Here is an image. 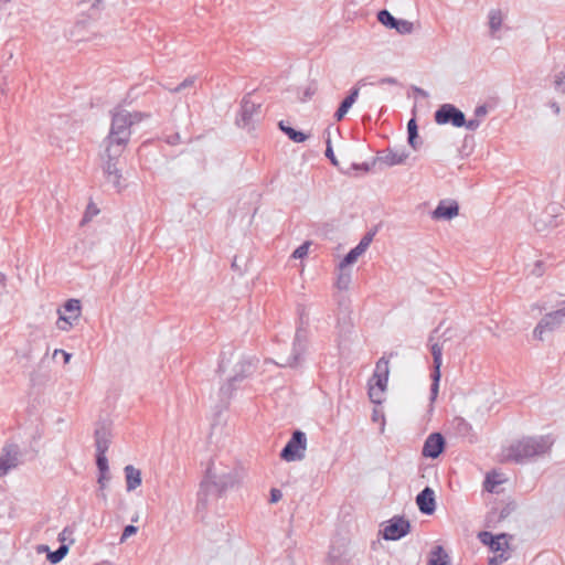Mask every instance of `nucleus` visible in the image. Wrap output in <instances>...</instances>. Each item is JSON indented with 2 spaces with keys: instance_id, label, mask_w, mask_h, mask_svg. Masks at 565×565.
Returning a JSON list of instances; mask_svg holds the SVG:
<instances>
[{
  "instance_id": "obj_22",
  "label": "nucleus",
  "mask_w": 565,
  "mask_h": 565,
  "mask_svg": "<svg viewBox=\"0 0 565 565\" xmlns=\"http://www.w3.org/2000/svg\"><path fill=\"white\" fill-rule=\"evenodd\" d=\"M126 478L127 491H134L141 484V471L132 465H128L124 469Z\"/></svg>"
},
{
  "instance_id": "obj_41",
  "label": "nucleus",
  "mask_w": 565,
  "mask_h": 565,
  "mask_svg": "<svg viewBox=\"0 0 565 565\" xmlns=\"http://www.w3.org/2000/svg\"><path fill=\"white\" fill-rule=\"evenodd\" d=\"M326 157L331 160L332 164H334V166L338 164V161H337V159L334 157V153H333V150H332V147H331L330 137H328V139H327Z\"/></svg>"
},
{
  "instance_id": "obj_17",
  "label": "nucleus",
  "mask_w": 565,
  "mask_h": 565,
  "mask_svg": "<svg viewBox=\"0 0 565 565\" xmlns=\"http://www.w3.org/2000/svg\"><path fill=\"white\" fill-rule=\"evenodd\" d=\"M459 214V206L457 202L452 201L446 204L445 201L439 202L437 207L433 211L431 217L434 220H451Z\"/></svg>"
},
{
  "instance_id": "obj_50",
  "label": "nucleus",
  "mask_w": 565,
  "mask_h": 565,
  "mask_svg": "<svg viewBox=\"0 0 565 565\" xmlns=\"http://www.w3.org/2000/svg\"><path fill=\"white\" fill-rule=\"evenodd\" d=\"M507 559L508 557H505L503 554L499 556H493L489 559V565H501Z\"/></svg>"
},
{
  "instance_id": "obj_7",
  "label": "nucleus",
  "mask_w": 565,
  "mask_h": 565,
  "mask_svg": "<svg viewBox=\"0 0 565 565\" xmlns=\"http://www.w3.org/2000/svg\"><path fill=\"white\" fill-rule=\"evenodd\" d=\"M307 449V437L301 430H295L290 439L280 451V458L287 462L301 460L305 458Z\"/></svg>"
},
{
  "instance_id": "obj_44",
  "label": "nucleus",
  "mask_w": 565,
  "mask_h": 565,
  "mask_svg": "<svg viewBox=\"0 0 565 565\" xmlns=\"http://www.w3.org/2000/svg\"><path fill=\"white\" fill-rule=\"evenodd\" d=\"M544 273V263L543 260H537L535 262L534 264V267L532 269V275L536 276V277H541Z\"/></svg>"
},
{
  "instance_id": "obj_19",
  "label": "nucleus",
  "mask_w": 565,
  "mask_h": 565,
  "mask_svg": "<svg viewBox=\"0 0 565 565\" xmlns=\"http://www.w3.org/2000/svg\"><path fill=\"white\" fill-rule=\"evenodd\" d=\"M360 94V88L358 86L351 88L349 95L341 102L339 108L334 113V119L340 121L348 114L349 109L356 102Z\"/></svg>"
},
{
  "instance_id": "obj_27",
  "label": "nucleus",
  "mask_w": 565,
  "mask_h": 565,
  "mask_svg": "<svg viewBox=\"0 0 565 565\" xmlns=\"http://www.w3.org/2000/svg\"><path fill=\"white\" fill-rule=\"evenodd\" d=\"M502 20H503V18H502L501 10L493 9V10L490 11V13H489V26H490V30H491L492 34L494 32H497L501 28Z\"/></svg>"
},
{
  "instance_id": "obj_2",
  "label": "nucleus",
  "mask_w": 565,
  "mask_h": 565,
  "mask_svg": "<svg viewBox=\"0 0 565 565\" xmlns=\"http://www.w3.org/2000/svg\"><path fill=\"white\" fill-rule=\"evenodd\" d=\"M217 372L226 379L217 394V407L222 411L228 407L234 392L237 390V383L252 374L253 364L246 355H222Z\"/></svg>"
},
{
  "instance_id": "obj_34",
  "label": "nucleus",
  "mask_w": 565,
  "mask_h": 565,
  "mask_svg": "<svg viewBox=\"0 0 565 565\" xmlns=\"http://www.w3.org/2000/svg\"><path fill=\"white\" fill-rule=\"evenodd\" d=\"M96 466L98 468L99 473H108V459L106 454H96Z\"/></svg>"
},
{
  "instance_id": "obj_14",
  "label": "nucleus",
  "mask_w": 565,
  "mask_h": 565,
  "mask_svg": "<svg viewBox=\"0 0 565 565\" xmlns=\"http://www.w3.org/2000/svg\"><path fill=\"white\" fill-rule=\"evenodd\" d=\"M21 454L17 445H10L3 448L0 455V477L8 473L9 470L21 463Z\"/></svg>"
},
{
  "instance_id": "obj_16",
  "label": "nucleus",
  "mask_w": 565,
  "mask_h": 565,
  "mask_svg": "<svg viewBox=\"0 0 565 565\" xmlns=\"http://www.w3.org/2000/svg\"><path fill=\"white\" fill-rule=\"evenodd\" d=\"M418 510L426 515H431L436 510L435 492L430 487H425L416 497Z\"/></svg>"
},
{
  "instance_id": "obj_56",
  "label": "nucleus",
  "mask_w": 565,
  "mask_h": 565,
  "mask_svg": "<svg viewBox=\"0 0 565 565\" xmlns=\"http://www.w3.org/2000/svg\"><path fill=\"white\" fill-rule=\"evenodd\" d=\"M551 107L554 109L555 114H558L559 113V106L557 105V103H552L551 104Z\"/></svg>"
},
{
  "instance_id": "obj_28",
  "label": "nucleus",
  "mask_w": 565,
  "mask_h": 565,
  "mask_svg": "<svg viewBox=\"0 0 565 565\" xmlns=\"http://www.w3.org/2000/svg\"><path fill=\"white\" fill-rule=\"evenodd\" d=\"M364 252L362 249H359L358 246H355L354 248H352L347 255L345 257L341 260L339 267L342 269V268H345L347 266L353 264L356 262V259L363 254Z\"/></svg>"
},
{
  "instance_id": "obj_40",
  "label": "nucleus",
  "mask_w": 565,
  "mask_h": 565,
  "mask_svg": "<svg viewBox=\"0 0 565 565\" xmlns=\"http://www.w3.org/2000/svg\"><path fill=\"white\" fill-rule=\"evenodd\" d=\"M501 481L495 479L494 477L488 475L486 480H484V483H483V487L487 491L489 492H492L494 490V487L497 484H499Z\"/></svg>"
},
{
  "instance_id": "obj_62",
  "label": "nucleus",
  "mask_w": 565,
  "mask_h": 565,
  "mask_svg": "<svg viewBox=\"0 0 565 565\" xmlns=\"http://www.w3.org/2000/svg\"><path fill=\"white\" fill-rule=\"evenodd\" d=\"M6 278L4 274L0 273V281H3Z\"/></svg>"
},
{
  "instance_id": "obj_23",
  "label": "nucleus",
  "mask_w": 565,
  "mask_h": 565,
  "mask_svg": "<svg viewBox=\"0 0 565 565\" xmlns=\"http://www.w3.org/2000/svg\"><path fill=\"white\" fill-rule=\"evenodd\" d=\"M430 555L431 556L428 561V565H450L449 556L443 546H435Z\"/></svg>"
},
{
  "instance_id": "obj_20",
  "label": "nucleus",
  "mask_w": 565,
  "mask_h": 565,
  "mask_svg": "<svg viewBox=\"0 0 565 565\" xmlns=\"http://www.w3.org/2000/svg\"><path fill=\"white\" fill-rule=\"evenodd\" d=\"M408 154L405 152H397L392 149H387L383 154L376 157L373 160V166L380 161L388 167L403 163L407 159Z\"/></svg>"
},
{
  "instance_id": "obj_25",
  "label": "nucleus",
  "mask_w": 565,
  "mask_h": 565,
  "mask_svg": "<svg viewBox=\"0 0 565 565\" xmlns=\"http://www.w3.org/2000/svg\"><path fill=\"white\" fill-rule=\"evenodd\" d=\"M407 131H408V143L414 150H417L419 147V142L417 141L418 138V127L416 124L415 118H412L407 124Z\"/></svg>"
},
{
  "instance_id": "obj_18",
  "label": "nucleus",
  "mask_w": 565,
  "mask_h": 565,
  "mask_svg": "<svg viewBox=\"0 0 565 565\" xmlns=\"http://www.w3.org/2000/svg\"><path fill=\"white\" fill-rule=\"evenodd\" d=\"M433 372L430 374L431 377V386H430V402H435L439 391V382H440V367L443 364L441 358L443 355H433Z\"/></svg>"
},
{
  "instance_id": "obj_58",
  "label": "nucleus",
  "mask_w": 565,
  "mask_h": 565,
  "mask_svg": "<svg viewBox=\"0 0 565 565\" xmlns=\"http://www.w3.org/2000/svg\"><path fill=\"white\" fill-rule=\"evenodd\" d=\"M73 355H63L64 364H67Z\"/></svg>"
},
{
  "instance_id": "obj_47",
  "label": "nucleus",
  "mask_w": 565,
  "mask_h": 565,
  "mask_svg": "<svg viewBox=\"0 0 565 565\" xmlns=\"http://www.w3.org/2000/svg\"><path fill=\"white\" fill-rule=\"evenodd\" d=\"M282 497V493L279 489H276V488H273L270 490V498H269V502L270 503H277Z\"/></svg>"
},
{
  "instance_id": "obj_57",
  "label": "nucleus",
  "mask_w": 565,
  "mask_h": 565,
  "mask_svg": "<svg viewBox=\"0 0 565 565\" xmlns=\"http://www.w3.org/2000/svg\"><path fill=\"white\" fill-rule=\"evenodd\" d=\"M178 140H179V135H175L173 138L169 139L168 142L171 145H174V143H177Z\"/></svg>"
},
{
  "instance_id": "obj_4",
  "label": "nucleus",
  "mask_w": 565,
  "mask_h": 565,
  "mask_svg": "<svg viewBox=\"0 0 565 565\" xmlns=\"http://www.w3.org/2000/svg\"><path fill=\"white\" fill-rule=\"evenodd\" d=\"M553 443L550 436L524 437L509 447L507 457L516 463H523L548 452Z\"/></svg>"
},
{
  "instance_id": "obj_1",
  "label": "nucleus",
  "mask_w": 565,
  "mask_h": 565,
  "mask_svg": "<svg viewBox=\"0 0 565 565\" xmlns=\"http://www.w3.org/2000/svg\"><path fill=\"white\" fill-rule=\"evenodd\" d=\"M142 118L143 115L141 113H129L125 109L113 114L110 130L105 139L106 149L103 154V171L107 182L118 192L126 186L121 182L122 175L118 168V161L130 140L131 126L140 122Z\"/></svg>"
},
{
  "instance_id": "obj_15",
  "label": "nucleus",
  "mask_w": 565,
  "mask_h": 565,
  "mask_svg": "<svg viewBox=\"0 0 565 565\" xmlns=\"http://www.w3.org/2000/svg\"><path fill=\"white\" fill-rule=\"evenodd\" d=\"M449 429L455 436L467 439L469 443H473L477 439L471 425L462 417H454L449 422Z\"/></svg>"
},
{
  "instance_id": "obj_6",
  "label": "nucleus",
  "mask_w": 565,
  "mask_h": 565,
  "mask_svg": "<svg viewBox=\"0 0 565 565\" xmlns=\"http://www.w3.org/2000/svg\"><path fill=\"white\" fill-rule=\"evenodd\" d=\"M457 337V330L441 322L429 338L430 353H441L454 350L452 341Z\"/></svg>"
},
{
  "instance_id": "obj_45",
  "label": "nucleus",
  "mask_w": 565,
  "mask_h": 565,
  "mask_svg": "<svg viewBox=\"0 0 565 565\" xmlns=\"http://www.w3.org/2000/svg\"><path fill=\"white\" fill-rule=\"evenodd\" d=\"M55 358H56V355H55V354H52V355H44V356L41 359L40 367H50V366H51V364L55 362Z\"/></svg>"
},
{
  "instance_id": "obj_42",
  "label": "nucleus",
  "mask_w": 565,
  "mask_h": 565,
  "mask_svg": "<svg viewBox=\"0 0 565 565\" xmlns=\"http://www.w3.org/2000/svg\"><path fill=\"white\" fill-rule=\"evenodd\" d=\"M480 124H481L480 119L473 118V119L466 120V124L463 125V127H466L470 131H475L479 128Z\"/></svg>"
},
{
  "instance_id": "obj_13",
  "label": "nucleus",
  "mask_w": 565,
  "mask_h": 565,
  "mask_svg": "<svg viewBox=\"0 0 565 565\" xmlns=\"http://www.w3.org/2000/svg\"><path fill=\"white\" fill-rule=\"evenodd\" d=\"M446 441L440 433L430 434L423 446L422 455L426 458L436 459L445 450Z\"/></svg>"
},
{
  "instance_id": "obj_8",
  "label": "nucleus",
  "mask_w": 565,
  "mask_h": 565,
  "mask_svg": "<svg viewBox=\"0 0 565 565\" xmlns=\"http://www.w3.org/2000/svg\"><path fill=\"white\" fill-rule=\"evenodd\" d=\"M82 312L78 299H68L62 309L57 310L58 319L56 327L62 331H68L78 321Z\"/></svg>"
},
{
  "instance_id": "obj_63",
  "label": "nucleus",
  "mask_w": 565,
  "mask_h": 565,
  "mask_svg": "<svg viewBox=\"0 0 565 565\" xmlns=\"http://www.w3.org/2000/svg\"><path fill=\"white\" fill-rule=\"evenodd\" d=\"M1 2H10L11 0H0Z\"/></svg>"
},
{
  "instance_id": "obj_30",
  "label": "nucleus",
  "mask_w": 565,
  "mask_h": 565,
  "mask_svg": "<svg viewBox=\"0 0 565 565\" xmlns=\"http://www.w3.org/2000/svg\"><path fill=\"white\" fill-rule=\"evenodd\" d=\"M377 20L388 29H394L397 21L387 10H381L377 13Z\"/></svg>"
},
{
  "instance_id": "obj_10",
  "label": "nucleus",
  "mask_w": 565,
  "mask_h": 565,
  "mask_svg": "<svg viewBox=\"0 0 565 565\" xmlns=\"http://www.w3.org/2000/svg\"><path fill=\"white\" fill-rule=\"evenodd\" d=\"M435 121L438 125L451 124L454 127H463L465 114L452 104L441 105L435 113Z\"/></svg>"
},
{
  "instance_id": "obj_5",
  "label": "nucleus",
  "mask_w": 565,
  "mask_h": 565,
  "mask_svg": "<svg viewBox=\"0 0 565 565\" xmlns=\"http://www.w3.org/2000/svg\"><path fill=\"white\" fill-rule=\"evenodd\" d=\"M390 362L383 355L375 364L372 377L369 380V397L372 403L381 404L382 395L387 387L390 375Z\"/></svg>"
},
{
  "instance_id": "obj_36",
  "label": "nucleus",
  "mask_w": 565,
  "mask_h": 565,
  "mask_svg": "<svg viewBox=\"0 0 565 565\" xmlns=\"http://www.w3.org/2000/svg\"><path fill=\"white\" fill-rule=\"evenodd\" d=\"M555 88L561 92L562 94H565V73L559 72L555 75L554 79Z\"/></svg>"
},
{
  "instance_id": "obj_21",
  "label": "nucleus",
  "mask_w": 565,
  "mask_h": 565,
  "mask_svg": "<svg viewBox=\"0 0 565 565\" xmlns=\"http://www.w3.org/2000/svg\"><path fill=\"white\" fill-rule=\"evenodd\" d=\"M95 437V447H96V454H106L109 445L111 443L110 440V433L108 429L104 426L96 428L94 433Z\"/></svg>"
},
{
  "instance_id": "obj_37",
  "label": "nucleus",
  "mask_w": 565,
  "mask_h": 565,
  "mask_svg": "<svg viewBox=\"0 0 565 565\" xmlns=\"http://www.w3.org/2000/svg\"><path fill=\"white\" fill-rule=\"evenodd\" d=\"M138 532V527L129 524L124 527L122 534L120 536V543H124L128 537L135 535Z\"/></svg>"
},
{
  "instance_id": "obj_46",
  "label": "nucleus",
  "mask_w": 565,
  "mask_h": 565,
  "mask_svg": "<svg viewBox=\"0 0 565 565\" xmlns=\"http://www.w3.org/2000/svg\"><path fill=\"white\" fill-rule=\"evenodd\" d=\"M479 539L481 540V542L483 544H488L489 546H490V543L494 541V536L490 532H487V531L480 532Z\"/></svg>"
},
{
  "instance_id": "obj_48",
  "label": "nucleus",
  "mask_w": 565,
  "mask_h": 565,
  "mask_svg": "<svg viewBox=\"0 0 565 565\" xmlns=\"http://www.w3.org/2000/svg\"><path fill=\"white\" fill-rule=\"evenodd\" d=\"M487 113H488V108L486 105H480V106L476 107V109H475V116L478 119L484 117L487 115Z\"/></svg>"
},
{
  "instance_id": "obj_39",
  "label": "nucleus",
  "mask_w": 565,
  "mask_h": 565,
  "mask_svg": "<svg viewBox=\"0 0 565 565\" xmlns=\"http://www.w3.org/2000/svg\"><path fill=\"white\" fill-rule=\"evenodd\" d=\"M373 237H374V233H366L362 239L360 241V243L356 245L359 247V249H362L363 252L366 250V248L370 246V244L372 243L373 241Z\"/></svg>"
},
{
  "instance_id": "obj_24",
  "label": "nucleus",
  "mask_w": 565,
  "mask_h": 565,
  "mask_svg": "<svg viewBox=\"0 0 565 565\" xmlns=\"http://www.w3.org/2000/svg\"><path fill=\"white\" fill-rule=\"evenodd\" d=\"M279 128L281 131H284L289 139H291L294 142H303L308 139V136L301 131H298L294 129L292 127H289L285 125L284 121L279 122Z\"/></svg>"
},
{
  "instance_id": "obj_54",
  "label": "nucleus",
  "mask_w": 565,
  "mask_h": 565,
  "mask_svg": "<svg viewBox=\"0 0 565 565\" xmlns=\"http://www.w3.org/2000/svg\"><path fill=\"white\" fill-rule=\"evenodd\" d=\"M354 168H355V169H363V170H364V171H366V172H367V171H370V169H371V167H370V164H369V163H363L362 166H356V164H354Z\"/></svg>"
},
{
  "instance_id": "obj_12",
  "label": "nucleus",
  "mask_w": 565,
  "mask_h": 565,
  "mask_svg": "<svg viewBox=\"0 0 565 565\" xmlns=\"http://www.w3.org/2000/svg\"><path fill=\"white\" fill-rule=\"evenodd\" d=\"M411 532V523L403 516H393L384 527L383 537L388 541H397Z\"/></svg>"
},
{
  "instance_id": "obj_51",
  "label": "nucleus",
  "mask_w": 565,
  "mask_h": 565,
  "mask_svg": "<svg viewBox=\"0 0 565 565\" xmlns=\"http://www.w3.org/2000/svg\"><path fill=\"white\" fill-rule=\"evenodd\" d=\"M504 535H501V536H494V541L490 543V547L493 550V551H500L501 550V543L499 542V540L501 537H503Z\"/></svg>"
},
{
  "instance_id": "obj_32",
  "label": "nucleus",
  "mask_w": 565,
  "mask_h": 565,
  "mask_svg": "<svg viewBox=\"0 0 565 565\" xmlns=\"http://www.w3.org/2000/svg\"><path fill=\"white\" fill-rule=\"evenodd\" d=\"M307 340V332L302 329H298L295 337V351H305L307 348L305 342Z\"/></svg>"
},
{
  "instance_id": "obj_52",
  "label": "nucleus",
  "mask_w": 565,
  "mask_h": 565,
  "mask_svg": "<svg viewBox=\"0 0 565 565\" xmlns=\"http://www.w3.org/2000/svg\"><path fill=\"white\" fill-rule=\"evenodd\" d=\"M381 85L388 84V85H396L397 81L394 77H383L379 82Z\"/></svg>"
},
{
  "instance_id": "obj_49",
  "label": "nucleus",
  "mask_w": 565,
  "mask_h": 565,
  "mask_svg": "<svg viewBox=\"0 0 565 565\" xmlns=\"http://www.w3.org/2000/svg\"><path fill=\"white\" fill-rule=\"evenodd\" d=\"M108 480H109L108 473H99L97 482H98L99 489L102 491L106 488V481H108Z\"/></svg>"
},
{
  "instance_id": "obj_29",
  "label": "nucleus",
  "mask_w": 565,
  "mask_h": 565,
  "mask_svg": "<svg viewBox=\"0 0 565 565\" xmlns=\"http://www.w3.org/2000/svg\"><path fill=\"white\" fill-rule=\"evenodd\" d=\"M281 361H275L276 364L282 367H296L301 363L302 355H278Z\"/></svg>"
},
{
  "instance_id": "obj_9",
  "label": "nucleus",
  "mask_w": 565,
  "mask_h": 565,
  "mask_svg": "<svg viewBox=\"0 0 565 565\" xmlns=\"http://www.w3.org/2000/svg\"><path fill=\"white\" fill-rule=\"evenodd\" d=\"M260 108L262 104L252 102L249 94L244 96L241 103L239 115L236 118V125L241 128L253 126L259 119Z\"/></svg>"
},
{
  "instance_id": "obj_3",
  "label": "nucleus",
  "mask_w": 565,
  "mask_h": 565,
  "mask_svg": "<svg viewBox=\"0 0 565 565\" xmlns=\"http://www.w3.org/2000/svg\"><path fill=\"white\" fill-rule=\"evenodd\" d=\"M236 482V476L228 468L216 465L212 461L206 469V476L200 484L198 500L205 504L209 495L221 497L227 489L232 488Z\"/></svg>"
},
{
  "instance_id": "obj_60",
  "label": "nucleus",
  "mask_w": 565,
  "mask_h": 565,
  "mask_svg": "<svg viewBox=\"0 0 565 565\" xmlns=\"http://www.w3.org/2000/svg\"><path fill=\"white\" fill-rule=\"evenodd\" d=\"M53 353L58 354V353H66V352L64 350H62V349H55L53 351Z\"/></svg>"
},
{
  "instance_id": "obj_59",
  "label": "nucleus",
  "mask_w": 565,
  "mask_h": 565,
  "mask_svg": "<svg viewBox=\"0 0 565 565\" xmlns=\"http://www.w3.org/2000/svg\"><path fill=\"white\" fill-rule=\"evenodd\" d=\"M232 268L237 270L238 269V266H237V263H236V258H234L233 263H232Z\"/></svg>"
},
{
  "instance_id": "obj_53",
  "label": "nucleus",
  "mask_w": 565,
  "mask_h": 565,
  "mask_svg": "<svg viewBox=\"0 0 565 565\" xmlns=\"http://www.w3.org/2000/svg\"><path fill=\"white\" fill-rule=\"evenodd\" d=\"M36 551H38V553L45 552L46 554H49L50 547L47 545L41 544V545H38Z\"/></svg>"
},
{
  "instance_id": "obj_43",
  "label": "nucleus",
  "mask_w": 565,
  "mask_h": 565,
  "mask_svg": "<svg viewBox=\"0 0 565 565\" xmlns=\"http://www.w3.org/2000/svg\"><path fill=\"white\" fill-rule=\"evenodd\" d=\"M515 509L514 503H508L505 507H503L500 511V519L508 518Z\"/></svg>"
},
{
  "instance_id": "obj_11",
  "label": "nucleus",
  "mask_w": 565,
  "mask_h": 565,
  "mask_svg": "<svg viewBox=\"0 0 565 565\" xmlns=\"http://www.w3.org/2000/svg\"><path fill=\"white\" fill-rule=\"evenodd\" d=\"M564 306L553 312L546 313L541 321L537 323L533 331L535 339L543 340V333L545 331H553L555 328L561 326L565 318V301Z\"/></svg>"
},
{
  "instance_id": "obj_26",
  "label": "nucleus",
  "mask_w": 565,
  "mask_h": 565,
  "mask_svg": "<svg viewBox=\"0 0 565 565\" xmlns=\"http://www.w3.org/2000/svg\"><path fill=\"white\" fill-rule=\"evenodd\" d=\"M68 545L62 543L57 550L55 551H50L49 554L46 555L47 557V561L51 563V564H57L60 563L68 553Z\"/></svg>"
},
{
  "instance_id": "obj_38",
  "label": "nucleus",
  "mask_w": 565,
  "mask_h": 565,
  "mask_svg": "<svg viewBox=\"0 0 565 565\" xmlns=\"http://www.w3.org/2000/svg\"><path fill=\"white\" fill-rule=\"evenodd\" d=\"M194 82H195L194 77H188L183 82H181L178 86H175L174 88H170V92L179 93L184 88L193 86Z\"/></svg>"
},
{
  "instance_id": "obj_55",
  "label": "nucleus",
  "mask_w": 565,
  "mask_h": 565,
  "mask_svg": "<svg viewBox=\"0 0 565 565\" xmlns=\"http://www.w3.org/2000/svg\"><path fill=\"white\" fill-rule=\"evenodd\" d=\"M67 531H68V527H65V529L62 531V533H60V535H58V540H60L62 543L64 542V540H65V537H66V534H65V533H66Z\"/></svg>"
},
{
  "instance_id": "obj_33",
  "label": "nucleus",
  "mask_w": 565,
  "mask_h": 565,
  "mask_svg": "<svg viewBox=\"0 0 565 565\" xmlns=\"http://www.w3.org/2000/svg\"><path fill=\"white\" fill-rule=\"evenodd\" d=\"M394 29L399 33V34H411L414 30V25L411 21H407V20H398L396 21V24L394 26Z\"/></svg>"
},
{
  "instance_id": "obj_35",
  "label": "nucleus",
  "mask_w": 565,
  "mask_h": 565,
  "mask_svg": "<svg viewBox=\"0 0 565 565\" xmlns=\"http://www.w3.org/2000/svg\"><path fill=\"white\" fill-rule=\"evenodd\" d=\"M309 247H310V243L309 242H305L303 244H301L299 247H297L295 249V252L292 253V257L296 258V259L303 258L305 256L308 255Z\"/></svg>"
},
{
  "instance_id": "obj_31",
  "label": "nucleus",
  "mask_w": 565,
  "mask_h": 565,
  "mask_svg": "<svg viewBox=\"0 0 565 565\" xmlns=\"http://www.w3.org/2000/svg\"><path fill=\"white\" fill-rule=\"evenodd\" d=\"M340 274L338 275L337 279V287L340 290H347L351 284V274L350 271H345V268H340Z\"/></svg>"
},
{
  "instance_id": "obj_61",
  "label": "nucleus",
  "mask_w": 565,
  "mask_h": 565,
  "mask_svg": "<svg viewBox=\"0 0 565 565\" xmlns=\"http://www.w3.org/2000/svg\"><path fill=\"white\" fill-rule=\"evenodd\" d=\"M535 227L537 228V231H542L543 230V227L540 226V222H537V221L535 222Z\"/></svg>"
}]
</instances>
